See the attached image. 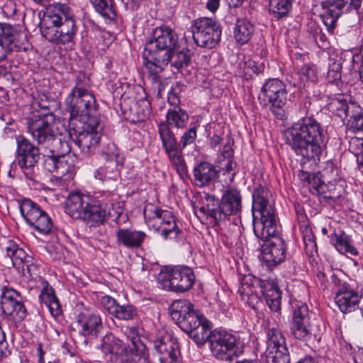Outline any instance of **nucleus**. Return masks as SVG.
Returning a JSON list of instances; mask_svg holds the SVG:
<instances>
[{
    "instance_id": "f257e3e1",
    "label": "nucleus",
    "mask_w": 363,
    "mask_h": 363,
    "mask_svg": "<svg viewBox=\"0 0 363 363\" xmlns=\"http://www.w3.org/2000/svg\"><path fill=\"white\" fill-rule=\"evenodd\" d=\"M253 230L260 240L267 241L261 247V259L269 267L282 262L286 258V244L279 237L274 199L270 191L262 186L252 193Z\"/></svg>"
},
{
    "instance_id": "f03ea898",
    "label": "nucleus",
    "mask_w": 363,
    "mask_h": 363,
    "mask_svg": "<svg viewBox=\"0 0 363 363\" xmlns=\"http://www.w3.org/2000/svg\"><path fill=\"white\" fill-rule=\"evenodd\" d=\"M65 212L73 219L96 227L105 222L107 216L118 217L123 212V203L112 191H99L90 195L77 191L69 194Z\"/></svg>"
},
{
    "instance_id": "7ed1b4c3",
    "label": "nucleus",
    "mask_w": 363,
    "mask_h": 363,
    "mask_svg": "<svg viewBox=\"0 0 363 363\" xmlns=\"http://www.w3.org/2000/svg\"><path fill=\"white\" fill-rule=\"evenodd\" d=\"M286 144L303 162L320 160L323 147L324 130L313 118L306 116L284 132Z\"/></svg>"
},
{
    "instance_id": "20e7f679",
    "label": "nucleus",
    "mask_w": 363,
    "mask_h": 363,
    "mask_svg": "<svg viewBox=\"0 0 363 363\" xmlns=\"http://www.w3.org/2000/svg\"><path fill=\"white\" fill-rule=\"evenodd\" d=\"M177 35L167 26L156 28L152 39L145 45L143 64L152 83L160 82V73L168 65L177 43Z\"/></svg>"
},
{
    "instance_id": "39448f33",
    "label": "nucleus",
    "mask_w": 363,
    "mask_h": 363,
    "mask_svg": "<svg viewBox=\"0 0 363 363\" xmlns=\"http://www.w3.org/2000/svg\"><path fill=\"white\" fill-rule=\"evenodd\" d=\"M40 30L48 41L65 45L72 42L77 28L70 8L66 4H54L46 8Z\"/></svg>"
},
{
    "instance_id": "423d86ee",
    "label": "nucleus",
    "mask_w": 363,
    "mask_h": 363,
    "mask_svg": "<svg viewBox=\"0 0 363 363\" xmlns=\"http://www.w3.org/2000/svg\"><path fill=\"white\" fill-rule=\"evenodd\" d=\"M199 211L212 218L215 225H219L230 216L237 215L242 209V196L234 187L225 189L220 200L208 194L199 196Z\"/></svg>"
},
{
    "instance_id": "0eeeda50",
    "label": "nucleus",
    "mask_w": 363,
    "mask_h": 363,
    "mask_svg": "<svg viewBox=\"0 0 363 363\" xmlns=\"http://www.w3.org/2000/svg\"><path fill=\"white\" fill-rule=\"evenodd\" d=\"M84 79V75L77 77L74 86L65 99L66 109L69 113V125L76 126L90 122L91 118H98L93 115L96 100L82 84Z\"/></svg>"
},
{
    "instance_id": "6e6552de",
    "label": "nucleus",
    "mask_w": 363,
    "mask_h": 363,
    "mask_svg": "<svg viewBox=\"0 0 363 363\" xmlns=\"http://www.w3.org/2000/svg\"><path fill=\"white\" fill-rule=\"evenodd\" d=\"M143 215L148 228L159 233L164 240L176 242L182 240V231L172 212L147 203L144 208Z\"/></svg>"
},
{
    "instance_id": "1a4fd4ad",
    "label": "nucleus",
    "mask_w": 363,
    "mask_h": 363,
    "mask_svg": "<svg viewBox=\"0 0 363 363\" xmlns=\"http://www.w3.org/2000/svg\"><path fill=\"white\" fill-rule=\"evenodd\" d=\"M293 308L290 326L291 335L295 338L303 342H308L316 338L320 334V326L311 320V313L309 312L307 304L296 302Z\"/></svg>"
},
{
    "instance_id": "9d476101",
    "label": "nucleus",
    "mask_w": 363,
    "mask_h": 363,
    "mask_svg": "<svg viewBox=\"0 0 363 363\" xmlns=\"http://www.w3.org/2000/svg\"><path fill=\"white\" fill-rule=\"evenodd\" d=\"M263 295L265 301L269 308L273 311H277L280 309L281 292L277 284L274 281H263L255 279L251 286L247 281L243 282L240 289L242 298L249 303L254 304L258 301L257 290Z\"/></svg>"
},
{
    "instance_id": "9b49d317",
    "label": "nucleus",
    "mask_w": 363,
    "mask_h": 363,
    "mask_svg": "<svg viewBox=\"0 0 363 363\" xmlns=\"http://www.w3.org/2000/svg\"><path fill=\"white\" fill-rule=\"evenodd\" d=\"M74 135L72 138L74 144L85 155H89L95 152L101 139V127L98 118H91L90 122L84 124H76V126L69 125Z\"/></svg>"
},
{
    "instance_id": "f8f14e48",
    "label": "nucleus",
    "mask_w": 363,
    "mask_h": 363,
    "mask_svg": "<svg viewBox=\"0 0 363 363\" xmlns=\"http://www.w3.org/2000/svg\"><path fill=\"white\" fill-rule=\"evenodd\" d=\"M157 280L164 290L184 293L193 286L195 276L189 267H177L161 270Z\"/></svg>"
},
{
    "instance_id": "ddd939ff",
    "label": "nucleus",
    "mask_w": 363,
    "mask_h": 363,
    "mask_svg": "<svg viewBox=\"0 0 363 363\" xmlns=\"http://www.w3.org/2000/svg\"><path fill=\"white\" fill-rule=\"evenodd\" d=\"M193 38L196 44L207 49H211L219 43L221 28L219 23L209 18H201L194 21L191 26Z\"/></svg>"
},
{
    "instance_id": "4468645a",
    "label": "nucleus",
    "mask_w": 363,
    "mask_h": 363,
    "mask_svg": "<svg viewBox=\"0 0 363 363\" xmlns=\"http://www.w3.org/2000/svg\"><path fill=\"white\" fill-rule=\"evenodd\" d=\"M286 96L285 84L278 79H270L262 85L258 99L260 104L269 106L272 112L279 116L286 104Z\"/></svg>"
},
{
    "instance_id": "2eb2a0df",
    "label": "nucleus",
    "mask_w": 363,
    "mask_h": 363,
    "mask_svg": "<svg viewBox=\"0 0 363 363\" xmlns=\"http://www.w3.org/2000/svg\"><path fill=\"white\" fill-rule=\"evenodd\" d=\"M20 211L26 223L42 235L51 233L53 223L50 216L38 204L28 199L20 203Z\"/></svg>"
},
{
    "instance_id": "dca6fc26",
    "label": "nucleus",
    "mask_w": 363,
    "mask_h": 363,
    "mask_svg": "<svg viewBox=\"0 0 363 363\" xmlns=\"http://www.w3.org/2000/svg\"><path fill=\"white\" fill-rule=\"evenodd\" d=\"M237 338L225 330H214L212 332L210 349L218 359L231 362L238 355Z\"/></svg>"
},
{
    "instance_id": "f3484780",
    "label": "nucleus",
    "mask_w": 363,
    "mask_h": 363,
    "mask_svg": "<svg viewBox=\"0 0 363 363\" xmlns=\"http://www.w3.org/2000/svg\"><path fill=\"white\" fill-rule=\"evenodd\" d=\"M16 160L24 175L28 179L34 178V167L40 158L39 149L23 136L16 138Z\"/></svg>"
},
{
    "instance_id": "a211bd4d",
    "label": "nucleus",
    "mask_w": 363,
    "mask_h": 363,
    "mask_svg": "<svg viewBox=\"0 0 363 363\" xmlns=\"http://www.w3.org/2000/svg\"><path fill=\"white\" fill-rule=\"evenodd\" d=\"M266 363H289L288 349L281 332L274 328L267 333Z\"/></svg>"
},
{
    "instance_id": "6ab92c4d",
    "label": "nucleus",
    "mask_w": 363,
    "mask_h": 363,
    "mask_svg": "<svg viewBox=\"0 0 363 363\" xmlns=\"http://www.w3.org/2000/svg\"><path fill=\"white\" fill-rule=\"evenodd\" d=\"M5 251L12 262L13 266L23 277L28 279L36 275L38 268L33 262V257L28 255L16 242L8 240L5 246Z\"/></svg>"
},
{
    "instance_id": "aec40b11",
    "label": "nucleus",
    "mask_w": 363,
    "mask_h": 363,
    "mask_svg": "<svg viewBox=\"0 0 363 363\" xmlns=\"http://www.w3.org/2000/svg\"><path fill=\"white\" fill-rule=\"evenodd\" d=\"M1 308L3 313L14 323H20L26 316V309L20 294L12 288L4 286L1 289Z\"/></svg>"
},
{
    "instance_id": "412c9836",
    "label": "nucleus",
    "mask_w": 363,
    "mask_h": 363,
    "mask_svg": "<svg viewBox=\"0 0 363 363\" xmlns=\"http://www.w3.org/2000/svg\"><path fill=\"white\" fill-rule=\"evenodd\" d=\"M359 0H328L321 3L323 13L320 14L323 23L331 31L335 26L336 21L343 9H357L360 7Z\"/></svg>"
},
{
    "instance_id": "4be33fe9",
    "label": "nucleus",
    "mask_w": 363,
    "mask_h": 363,
    "mask_svg": "<svg viewBox=\"0 0 363 363\" xmlns=\"http://www.w3.org/2000/svg\"><path fill=\"white\" fill-rule=\"evenodd\" d=\"M52 116L40 118L28 124V130L33 138L41 147L46 149L55 140Z\"/></svg>"
},
{
    "instance_id": "5701e85b",
    "label": "nucleus",
    "mask_w": 363,
    "mask_h": 363,
    "mask_svg": "<svg viewBox=\"0 0 363 363\" xmlns=\"http://www.w3.org/2000/svg\"><path fill=\"white\" fill-rule=\"evenodd\" d=\"M188 322L184 323L182 328L189 337L197 344L203 345L207 340L211 342L213 331H211L210 322L199 313L197 316H190Z\"/></svg>"
},
{
    "instance_id": "b1692460",
    "label": "nucleus",
    "mask_w": 363,
    "mask_h": 363,
    "mask_svg": "<svg viewBox=\"0 0 363 363\" xmlns=\"http://www.w3.org/2000/svg\"><path fill=\"white\" fill-rule=\"evenodd\" d=\"M153 346L159 354L161 363H179L178 357L180 352L178 344L169 334H161L154 340Z\"/></svg>"
},
{
    "instance_id": "393cba45",
    "label": "nucleus",
    "mask_w": 363,
    "mask_h": 363,
    "mask_svg": "<svg viewBox=\"0 0 363 363\" xmlns=\"http://www.w3.org/2000/svg\"><path fill=\"white\" fill-rule=\"evenodd\" d=\"M79 333L86 336L96 335L102 327L100 315L90 308H82L76 315Z\"/></svg>"
},
{
    "instance_id": "a878e982",
    "label": "nucleus",
    "mask_w": 363,
    "mask_h": 363,
    "mask_svg": "<svg viewBox=\"0 0 363 363\" xmlns=\"http://www.w3.org/2000/svg\"><path fill=\"white\" fill-rule=\"evenodd\" d=\"M125 335L131 345H126L130 351H127L126 360L129 363H145L147 359L146 347L142 342L138 330L135 327H128Z\"/></svg>"
},
{
    "instance_id": "bb28decb",
    "label": "nucleus",
    "mask_w": 363,
    "mask_h": 363,
    "mask_svg": "<svg viewBox=\"0 0 363 363\" xmlns=\"http://www.w3.org/2000/svg\"><path fill=\"white\" fill-rule=\"evenodd\" d=\"M97 348L107 360L111 361L122 355L127 357V351H129L126 345L112 333L104 335Z\"/></svg>"
},
{
    "instance_id": "cd10ccee",
    "label": "nucleus",
    "mask_w": 363,
    "mask_h": 363,
    "mask_svg": "<svg viewBox=\"0 0 363 363\" xmlns=\"http://www.w3.org/2000/svg\"><path fill=\"white\" fill-rule=\"evenodd\" d=\"M362 297L357 291L347 285L342 286L336 292L335 301L342 313L354 311L361 303Z\"/></svg>"
},
{
    "instance_id": "c85d7f7f",
    "label": "nucleus",
    "mask_w": 363,
    "mask_h": 363,
    "mask_svg": "<svg viewBox=\"0 0 363 363\" xmlns=\"http://www.w3.org/2000/svg\"><path fill=\"white\" fill-rule=\"evenodd\" d=\"M169 313L172 318L177 322L182 329L184 324L188 322L191 316H197L200 313L194 311L191 303L186 299H179L174 301L170 308Z\"/></svg>"
},
{
    "instance_id": "c756f323",
    "label": "nucleus",
    "mask_w": 363,
    "mask_h": 363,
    "mask_svg": "<svg viewBox=\"0 0 363 363\" xmlns=\"http://www.w3.org/2000/svg\"><path fill=\"white\" fill-rule=\"evenodd\" d=\"M216 167L211 163L202 162L193 169L194 184L199 187H204L213 183L218 177Z\"/></svg>"
},
{
    "instance_id": "7c9ffc66",
    "label": "nucleus",
    "mask_w": 363,
    "mask_h": 363,
    "mask_svg": "<svg viewBox=\"0 0 363 363\" xmlns=\"http://www.w3.org/2000/svg\"><path fill=\"white\" fill-rule=\"evenodd\" d=\"M108 151L106 152L108 157L111 160V164L108 167H101L95 169L94 177L101 181L105 179H113L117 177V172L115 171L116 163L118 162L120 156L119 150L114 144H110L108 146Z\"/></svg>"
},
{
    "instance_id": "2f4dec72",
    "label": "nucleus",
    "mask_w": 363,
    "mask_h": 363,
    "mask_svg": "<svg viewBox=\"0 0 363 363\" xmlns=\"http://www.w3.org/2000/svg\"><path fill=\"white\" fill-rule=\"evenodd\" d=\"M43 288L39 296L41 303L48 308L52 316L57 318L62 313L59 299L56 296L53 288L46 281H42Z\"/></svg>"
},
{
    "instance_id": "473e14b6",
    "label": "nucleus",
    "mask_w": 363,
    "mask_h": 363,
    "mask_svg": "<svg viewBox=\"0 0 363 363\" xmlns=\"http://www.w3.org/2000/svg\"><path fill=\"white\" fill-rule=\"evenodd\" d=\"M145 236L143 231L120 228L116 232V242L128 248H138L144 242Z\"/></svg>"
},
{
    "instance_id": "72a5a7b5",
    "label": "nucleus",
    "mask_w": 363,
    "mask_h": 363,
    "mask_svg": "<svg viewBox=\"0 0 363 363\" xmlns=\"http://www.w3.org/2000/svg\"><path fill=\"white\" fill-rule=\"evenodd\" d=\"M355 104L356 102L351 101L349 96L338 94L330 98L327 106L331 113L343 121L350 115L351 106Z\"/></svg>"
},
{
    "instance_id": "f704fd0d",
    "label": "nucleus",
    "mask_w": 363,
    "mask_h": 363,
    "mask_svg": "<svg viewBox=\"0 0 363 363\" xmlns=\"http://www.w3.org/2000/svg\"><path fill=\"white\" fill-rule=\"evenodd\" d=\"M45 163L48 166V170L55 173L57 177H70L72 167L65 157H55L53 155H47Z\"/></svg>"
},
{
    "instance_id": "c9c22d12",
    "label": "nucleus",
    "mask_w": 363,
    "mask_h": 363,
    "mask_svg": "<svg viewBox=\"0 0 363 363\" xmlns=\"http://www.w3.org/2000/svg\"><path fill=\"white\" fill-rule=\"evenodd\" d=\"M330 242L340 253H347L354 256L358 255V250L352 245L350 237L345 232L341 231L340 233L334 232L330 235Z\"/></svg>"
},
{
    "instance_id": "e433bc0d",
    "label": "nucleus",
    "mask_w": 363,
    "mask_h": 363,
    "mask_svg": "<svg viewBox=\"0 0 363 363\" xmlns=\"http://www.w3.org/2000/svg\"><path fill=\"white\" fill-rule=\"evenodd\" d=\"M255 31L254 26L247 19H238L234 28V37L241 45L247 43Z\"/></svg>"
},
{
    "instance_id": "4c0bfd02",
    "label": "nucleus",
    "mask_w": 363,
    "mask_h": 363,
    "mask_svg": "<svg viewBox=\"0 0 363 363\" xmlns=\"http://www.w3.org/2000/svg\"><path fill=\"white\" fill-rule=\"evenodd\" d=\"M293 1L294 0H269V14L277 20L286 17L292 8Z\"/></svg>"
},
{
    "instance_id": "58836bf2",
    "label": "nucleus",
    "mask_w": 363,
    "mask_h": 363,
    "mask_svg": "<svg viewBox=\"0 0 363 363\" xmlns=\"http://www.w3.org/2000/svg\"><path fill=\"white\" fill-rule=\"evenodd\" d=\"M158 133L165 152L179 148L176 138L166 123L162 122L159 124Z\"/></svg>"
},
{
    "instance_id": "ea45409f",
    "label": "nucleus",
    "mask_w": 363,
    "mask_h": 363,
    "mask_svg": "<svg viewBox=\"0 0 363 363\" xmlns=\"http://www.w3.org/2000/svg\"><path fill=\"white\" fill-rule=\"evenodd\" d=\"M168 126L171 125L177 128H184L188 121V113L180 107H176L169 109L166 116Z\"/></svg>"
},
{
    "instance_id": "a19ab883",
    "label": "nucleus",
    "mask_w": 363,
    "mask_h": 363,
    "mask_svg": "<svg viewBox=\"0 0 363 363\" xmlns=\"http://www.w3.org/2000/svg\"><path fill=\"white\" fill-rule=\"evenodd\" d=\"M72 147L70 144L65 140H62L57 135L55 137L54 141L45 149L48 150L47 155H53L55 157H65V156L71 152Z\"/></svg>"
},
{
    "instance_id": "79ce46f5",
    "label": "nucleus",
    "mask_w": 363,
    "mask_h": 363,
    "mask_svg": "<svg viewBox=\"0 0 363 363\" xmlns=\"http://www.w3.org/2000/svg\"><path fill=\"white\" fill-rule=\"evenodd\" d=\"M347 126L353 131L363 130V110L358 104L352 105Z\"/></svg>"
},
{
    "instance_id": "37998d69",
    "label": "nucleus",
    "mask_w": 363,
    "mask_h": 363,
    "mask_svg": "<svg viewBox=\"0 0 363 363\" xmlns=\"http://www.w3.org/2000/svg\"><path fill=\"white\" fill-rule=\"evenodd\" d=\"M342 59L341 57L329 58V67L327 74V79L330 83H338L341 79Z\"/></svg>"
},
{
    "instance_id": "c03bdc74",
    "label": "nucleus",
    "mask_w": 363,
    "mask_h": 363,
    "mask_svg": "<svg viewBox=\"0 0 363 363\" xmlns=\"http://www.w3.org/2000/svg\"><path fill=\"white\" fill-rule=\"evenodd\" d=\"M96 11L106 18L113 20L116 14L113 9V0H90Z\"/></svg>"
},
{
    "instance_id": "a18cd8bd",
    "label": "nucleus",
    "mask_w": 363,
    "mask_h": 363,
    "mask_svg": "<svg viewBox=\"0 0 363 363\" xmlns=\"http://www.w3.org/2000/svg\"><path fill=\"white\" fill-rule=\"evenodd\" d=\"M297 74L301 82L305 85L308 82H317L318 70L314 65L306 64L298 69Z\"/></svg>"
},
{
    "instance_id": "49530a36",
    "label": "nucleus",
    "mask_w": 363,
    "mask_h": 363,
    "mask_svg": "<svg viewBox=\"0 0 363 363\" xmlns=\"http://www.w3.org/2000/svg\"><path fill=\"white\" fill-rule=\"evenodd\" d=\"M171 164L175 167L177 172L180 176L186 174V166L182 157L181 150L177 148L166 152Z\"/></svg>"
},
{
    "instance_id": "de8ad7c7",
    "label": "nucleus",
    "mask_w": 363,
    "mask_h": 363,
    "mask_svg": "<svg viewBox=\"0 0 363 363\" xmlns=\"http://www.w3.org/2000/svg\"><path fill=\"white\" fill-rule=\"evenodd\" d=\"M300 230L302 233L303 240L306 250L312 253L313 250L316 249V243L312 230L308 225L307 220H303L302 224H301Z\"/></svg>"
},
{
    "instance_id": "09e8293b",
    "label": "nucleus",
    "mask_w": 363,
    "mask_h": 363,
    "mask_svg": "<svg viewBox=\"0 0 363 363\" xmlns=\"http://www.w3.org/2000/svg\"><path fill=\"white\" fill-rule=\"evenodd\" d=\"M137 315V308L131 304H119L113 315L116 318L121 320H131Z\"/></svg>"
},
{
    "instance_id": "8fccbe9b",
    "label": "nucleus",
    "mask_w": 363,
    "mask_h": 363,
    "mask_svg": "<svg viewBox=\"0 0 363 363\" xmlns=\"http://www.w3.org/2000/svg\"><path fill=\"white\" fill-rule=\"evenodd\" d=\"M13 41L12 36L4 35L3 26L0 23V61L5 60L13 49Z\"/></svg>"
},
{
    "instance_id": "3c124183",
    "label": "nucleus",
    "mask_w": 363,
    "mask_h": 363,
    "mask_svg": "<svg viewBox=\"0 0 363 363\" xmlns=\"http://www.w3.org/2000/svg\"><path fill=\"white\" fill-rule=\"evenodd\" d=\"M101 303L109 314L113 315L119 303L113 297L106 295L101 297Z\"/></svg>"
},
{
    "instance_id": "603ef678",
    "label": "nucleus",
    "mask_w": 363,
    "mask_h": 363,
    "mask_svg": "<svg viewBox=\"0 0 363 363\" xmlns=\"http://www.w3.org/2000/svg\"><path fill=\"white\" fill-rule=\"evenodd\" d=\"M196 138V128H191L186 131L182 136L179 142L180 149H184L188 145L192 144Z\"/></svg>"
},
{
    "instance_id": "864d4df0",
    "label": "nucleus",
    "mask_w": 363,
    "mask_h": 363,
    "mask_svg": "<svg viewBox=\"0 0 363 363\" xmlns=\"http://www.w3.org/2000/svg\"><path fill=\"white\" fill-rule=\"evenodd\" d=\"M181 90V86L179 84H176L172 87L171 91L168 93V102L173 106V108L179 107V105L180 104V99L178 94Z\"/></svg>"
},
{
    "instance_id": "5fc2aeb1",
    "label": "nucleus",
    "mask_w": 363,
    "mask_h": 363,
    "mask_svg": "<svg viewBox=\"0 0 363 363\" xmlns=\"http://www.w3.org/2000/svg\"><path fill=\"white\" fill-rule=\"evenodd\" d=\"M349 150L354 155L361 154L363 152V138H351L349 142Z\"/></svg>"
},
{
    "instance_id": "6e6d98bb",
    "label": "nucleus",
    "mask_w": 363,
    "mask_h": 363,
    "mask_svg": "<svg viewBox=\"0 0 363 363\" xmlns=\"http://www.w3.org/2000/svg\"><path fill=\"white\" fill-rule=\"evenodd\" d=\"M233 140L228 137L225 145L222 150V155L226 159H232L233 157L234 151L232 148Z\"/></svg>"
},
{
    "instance_id": "4d7b16f0",
    "label": "nucleus",
    "mask_w": 363,
    "mask_h": 363,
    "mask_svg": "<svg viewBox=\"0 0 363 363\" xmlns=\"http://www.w3.org/2000/svg\"><path fill=\"white\" fill-rule=\"evenodd\" d=\"M9 353L8 344L6 341L5 334L0 326V359L7 356Z\"/></svg>"
},
{
    "instance_id": "13d9d810",
    "label": "nucleus",
    "mask_w": 363,
    "mask_h": 363,
    "mask_svg": "<svg viewBox=\"0 0 363 363\" xmlns=\"http://www.w3.org/2000/svg\"><path fill=\"white\" fill-rule=\"evenodd\" d=\"M219 5L220 0H208L206 7L210 11L214 12L218 9Z\"/></svg>"
},
{
    "instance_id": "bf43d9fd",
    "label": "nucleus",
    "mask_w": 363,
    "mask_h": 363,
    "mask_svg": "<svg viewBox=\"0 0 363 363\" xmlns=\"http://www.w3.org/2000/svg\"><path fill=\"white\" fill-rule=\"evenodd\" d=\"M221 138L217 135H214L211 138V145L212 147H216L221 142Z\"/></svg>"
},
{
    "instance_id": "052dcab7",
    "label": "nucleus",
    "mask_w": 363,
    "mask_h": 363,
    "mask_svg": "<svg viewBox=\"0 0 363 363\" xmlns=\"http://www.w3.org/2000/svg\"><path fill=\"white\" fill-rule=\"evenodd\" d=\"M245 0H225L230 7H238L240 6Z\"/></svg>"
},
{
    "instance_id": "680f3d73",
    "label": "nucleus",
    "mask_w": 363,
    "mask_h": 363,
    "mask_svg": "<svg viewBox=\"0 0 363 363\" xmlns=\"http://www.w3.org/2000/svg\"><path fill=\"white\" fill-rule=\"evenodd\" d=\"M38 352L39 354L38 363H45L44 358H43L45 352L43 350V347H42L41 344H39L38 346Z\"/></svg>"
},
{
    "instance_id": "e2e57ef3",
    "label": "nucleus",
    "mask_w": 363,
    "mask_h": 363,
    "mask_svg": "<svg viewBox=\"0 0 363 363\" xmlns=\"http://www.w3.org/2000/svg\"><path fill=\"white\" fill-rule=\"evenodd\" d=\"M224 169L227 172H230L233 169V159H228L227 164H225Z\"/></svg>"
},
{
    "instance_id": "0e129e2a",
    "label": "nucleus",
    "mask_w": 363,
    "mask_h": 363,
    "mask_svg": "<svg viewBox=\"0 0 363 363\" xmlns=\"http://www.w3.org/2000/svg\"><path fill=\"white\" fill-rule=\"evenodd\" d=\"M296 363H317L316 361L311 357H306L300 359Z\"/></svg>"
},
{
    "instance_id": "69168bd1",
    "label": "nucleus",
    "mask_w": 363,
    "mask_h": 363,
    "mask_svg": "<svg viewBox=\"0 0 363 363\" xmlns=\"http://www.w3.org/2000/svg\"><path fill=\"white\" fill-rule=\"evenodd\" d=\"M235 363H259V362L257 359H243L240 361H237Z\"/></svg>"
},
{
    "instance_id": "338daca9",
    "label": "nucleus",
    "mask_w": 363,
    "mask_h": 363,
    "mask_svg": "<svg viewBox=\"0 0 363 363\" xmlns=\"http://www.w3.org/2000/svg\"><path fill=\"white\" fill-rule=\"evenodd\" d=\"M359 79L363 84V54H362V63L359 69Z\"/></svg>"
},
{
    "instance_id": "774afa93",
    "label": "nucleus",
    "mask_w": 363,
    "mask_h": 363,
    "mask_svg": "<svg viewBox=\"0 0 363 363\" xmlns=\"http://www.w3.org/2000/svg\"><path fill=\"white\" fill-rule=\"evenodd\" d=\"M179 56H182L184 60L182 62H180V66H182L183 65H187L189 62V58L186 57V56L183 53H179Z\"/></svg>"
}]
</instances>
